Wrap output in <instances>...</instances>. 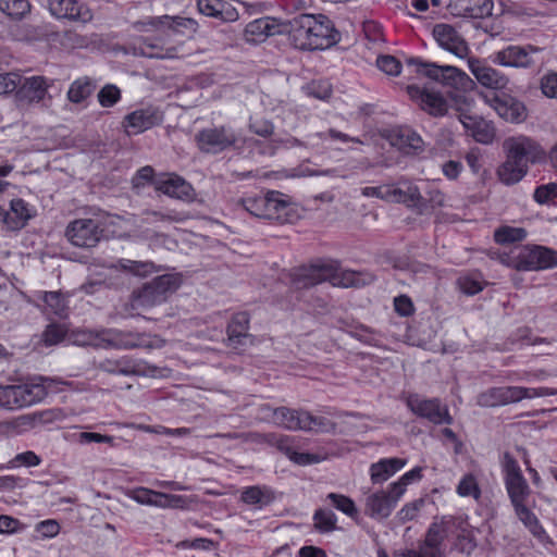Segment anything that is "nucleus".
Instances as JSON below:
<instances>
[{
	"instance_id": "nucleus-7",
	"label": "nucleus",
	"mask_w": 557,
	"mask_h": 557,
	"mask_svg": "<svg viewBox=\"0 0 557 557\" xmlns=\"http://www.w3.org/2000/svg\"><path fill=\"white\" fill-rule=\"evenodd\" d=\"M182 280L177 274H163L133 293L136 306L152 307L166 300L168 295L174 293Z\"/></svg>"
},
{
	"instance_id": "nucleus-45",
	"label": "nucleus",
	"mask_w": 557,
	"mask_h": 557,
	"mask_svg": "<svg viewBox=\"0 0 557 557\" xmlns=\"http://www.w3.org/2000/svg\"><path fill=\"white\" fill-rule=\"evenodd\" d=\"M314 529L320 533H330L336 529L337 517L330 510L319 508L313 513Z\"/></svg>"
},
{
	"instance_id": "nucleus-1",
	"label": "nucleus",
	"mask_w": 557,
	"mask_h": 557,
	"mask_svg": "<svg viewBox=\"0 0 557 557\" xmlns=\"http://www.w3.org/2000/svg\"><path fill=\"white\" fill-rule=\"evenodd\" d=\"M286 35L294 48L312 51L336 45L341 34L324 14L299 13L286 21Z\"/></svg>"
},
{
	"instance_id": "nucleus-10",
	"label": "nucleus",
	"mask_w": 557,
	"mask_h": 557,
	"mask_svg": "<svg viewBox=\"0 0 557 557\" xmlns=\"http://www.w3.org/2000/svg\"><path fill=\"white\" fill-rule=\"evenodd\" d=\"M518 271H535L557 265V252L543 246L522 247L510 258Z\"/></svg>"
},
{
	"instance_id": "nucleus-31",
	"label": "nucleus",
	"mask_w": 557,
	"mask_h": 557,
	"mask_svg": "<svg viewBox=\"0 0 557 557\" xmlns=\"http://www.w3.org/2000/svg\"><path fill=\"white\" fill-rule=\"evenodd\" d=\"M396 507L395 500L388 497L386 492H375L369 494L364 502V512L370 518L382 520L392 513Z\"/></svg>"
},
{
	"instance_id": "nucleus-14",
	"label": "nucleus",
	"mask_w": 557,
	"mask_h": 557,
	"mask_svg": "<svg viewBox=\"0 0 557 557\" xmlns=\"http://www.w3.org/2000/svg\"><path fill=\"white\" fill-rule=\"evenodd\" d=\"M407 94L422 111L434 117L444 116L448 112L446 98L434 88L408 85Z\"/></svg>"
},
{
	"instance_id": "nucleus-44",
	"label": "nucleus",
	"mask_w": 557,
	"mask_h": 557,
	"mask_svg": "<svg viewBox=\"0 0 557 557\" xmlns=\"http://www.w3.org/2000/svg\"><path fill=\"white\" fill-rule=\"evenodd\" d=\"M92 89L94 85L88 77L78 78L71 84L67 98L71 102L79 103L91 95Z\"/></svg>"
},
{
	"instance_id": "nucleus-43",
	"label": "nucleus",
	"mask_w": 557,
	"mask_h": 557,
	"mask_svg": "<svg viewBox=\"0 0 557 557\" xmlns=\"http://www.w3.org/2000/svg\"><path fill=\"white\" fill-rule=\"evenodd\" d=\"M336 430V423L323 416H314L305 410L302 414L301 431L314 433H332Z\"/></svg>"
},
{
	"instance_id": "nucleus-55",
	"label": "nucleus",
	"mask_w": 557,
	"mask_h": 557,
	"mask_svg": "<svg viewBox=\"0 0 557 557\" xmlns=\"http://www.w3.org/2000/svg\"><path fill=\"white\" fill-rule=\"evenodd\" d=\"M41 462V458L32 450H27L17 454L13 459L9 461L8 468L18 467H36Z\"/></svg>"
},
{
	"instance_id": "nucleus-47",
	"label": "nucleus",
	"mask_w": 557,
	"mask_h": 557,
	"mask_svg": "<svg viewBox=\"0 0 557 557\" xmlns=\"http://www.w3.org/2000/svg\"><path fill=\"white\" fill-rule=\"evenodd\" d=\"M326 498L337 510L342 511L349 518L357 520L359 512L355 502L350 497L343 494L330 493Z\"/></svg>"
},
{
	"instance_id": "nucleus-23",
	"label": "nucleus",
	"mask_w": 557,
	"mask_h": 557,
	"mask_svg": "<svg viewBox=\"0 0 557 557\" xmlns=\"http://www.w3.org/2000/svg\"><path fill=\"white\" fill-rule=\"evenodd\" d=\"M250 317L247 312H237L232 315L227 327V346L235 350H243L253 343L249 333Z\"/></svg>"
},
{
	"instance_id": "nucleus-53",
	"label": "nucleus",
	"mask_w": 557,
	"mask_h": 557,
	"mask_svg": "<svg viewBox=\"0 0 557 557\" xmlns=\"http://www.w3.org/2000/svg\"><path fill=\"white\" fill-rule=\"evenodd\" d=\"M0 408L16 409L20 407L17 385L0 386Z\"/></svg>"
},
{
	"instance_id": "nucleus-12",
	"label": "nucleus",
	"mask_w": 557,
	"mask_h": 557,
	"mask_svg": "<svg viewBox=\"0 0 557 557\" xmlns=\"http://www.w3.org/2000/svg\"><path fill=\"white\" fill-rule=\"evenodd\" d=\"M503 147L509 158L523 163L528 168L529 163H540L546 157L545 150L537 141L523 135L507 138Z\"/></svg>"
},
{
	"instance_id": "nucleus-50",
	"label": "nucleus",
	"mask_w": 557,
	"mask_h": 557,
	"mask_svg": "<svg viewBox=\"0 0 557 557\" xmlns=\"http://www.w3.org/2000/svg\"><path fill=\"white\" fill-rule=\"evenodd\" d=\"M131 498L136 503L141 505L154 506L159 507L162 505L160 503V492L147 488V487H137L134 488L131 494Z\"/></svg>"
},
{
	"instance_id": "nucleus-3",
	"label": "nucleus",
	"mask_w": 557,
	"mask_h": 557,
	"mask_svg": "<svg viewBox=\"0 0 557 557\" xmlns=\"http://www.w3.org/2000/svg\"><path fill=\"white\" fill-rule=\"evenodd\" d=\"M454 523L455 518L451 516L435 517L417 548L395 552L394 557H446L445 540Z\"/></svg>"
},
{
	"instance_id": "nucleus-52",
	"label": "nucleus",
	"mask_w": 557,
	"mask_h": 557,
	"mask_svg": "<svg viewBox=\"0 0 557 557\" xmlns=\"http://www.w3.org/2000/svg\"><path fill=\"white\" fill-rule=\"evenodd\" d=\"M121 265L124 270L138 276H147L157 271L154 263L151 261L123 260Z\"/></svg>"
},
{
	"instance_id": "nucleus-48",
	"label": "nucleus",
	"mask_w": 557,
	"mask_h": 557,
	"mask_svg": "<svg viewBox=\"0 0 557 557\" xmlns=\"http://www.w3.org/2000/svg\"><path fill=\"white\" fill-rule=\"evenodd\" d=\"M0 11L15 20L23 18L30 11L28 0H0Z\"/></svg>"
},
{
	"instance_id": "nucleus-26",
	"label": "nucleus",
	"mask_w": 557,
	"mask_h": 557,
	"mask_svg": "<svg viewBox=\"0 0 557 557\" xmlns=\"http://www.w3.org/2000/svg\"><path fill=\"white\" fill-rule=\"evenodd\" d=\"M391 202L404 203L418 209L419 213L424 212L425 203L418 186L407 180H400L398 183L393 184Z\"/></svg>"
},
{
	"instance_id": "nucleus-16",
	"label": "nucleus",
	"mask_w": 557,
	"mask_h": 557,
	"mask_svg": "<svg viewBox=\"0 0 557 557\" xmlns=\"http://www.w3.org/2000/svg\"><path fill=\"white\" fill-rule=\"evenodd\" d=\"M102 232L97 221L92 219H77L67 225L65 236L74 246L91 248L99 243Z\"/></svg>"
},
{
	"instance_id": "nucleus-39",
	"label": "nucleus",
	"mask_w": 557,
	"mask_h": 557,
	"mask_svg": "<svg viewBox=\"0 0 557 557\" xmlns=\"http://www.w3.org/2000/svg\"><path fill=\"white\" fill-rule=\"evenodd\" d=\"M405 153H419L424 149L422 137L409 127H401L395 134V143Z\"/></svg>"
},
{
	"instance_id": "nucleus-51",
	"label": "nucleus",
	"mask_w": 557,
	"mask_h": 557,
	"mask_svg": "<svg viewBox=\"0 0 557 557\" xmlns=\"http://www.w3.org/2000/svg\"><path fill=\"white\" fill-rule=\"evenodd\" d=\"M98 101L103 108H111L121 99V89L113 85H104L98 92Z\"/></svg>"
},
{
	"instance_id": "nucleus-19",
	"label": "nucleus",
	"mask_w": 557,
	"mask_h": 557,
	"mask_svg": "<svg viewBox=\"0 0 557 557\" xmlns=\"http://www.w3.org/2000/svg\"><path fill=\"white\" fill-rule=\"evenodd\" d=\"M52 84L53 79L45 76L21 78V83L16 88V99L22 104L39 103L46 98L48 89Z\"/></svg>"
},
{
	"instance_id": "nucleus-36",
	"label": "nucleus",
	"mask_w": 557,
	"mask_h": 557,
	"mask_svg": "<svg viewBox=\"0 0 557 557\" xmlns=\"http://www.w3.org/2000/svg\"><path fill=\"white\" fill-rule=\"evenodd\" d=\"M106 329L89 330L76 329L69 335V341L76 346L92 347L97 349H106Z\"/></svg>"
},
{
	"instance_id": "nucleus-18",
	"label": "nucleus",
	"mask_w": 557,
	"mask_h": 557,
	"mask_svg": "<svg viewBox=\"0 0 557 557\" xmlns=\"http://www.w3.org/2000/svg\"><path fill=\"white\" fill-rule=\"evenodd\" d=\"M432 36L442 49L461 59L468 55L469 47L454 26L445 23L436 24L433 27Z\"/></svg>"
},
{
	"instance_id": "nucleus-27",
	"label": "nucleus",
	"mask_w": 557,
	"mask_h": 557,
	"mask_svg": "<svg viewBox=\"0 0 557 557\" xmlns=\"http://www.w3.org/2000/svg\"><path fill=\"white\" fill-rule=\"evenodd\" d=\"M32 216L33 214L28 205L21 198L11 200L10 210H4L0 206V221H2L9 231L23 228Z\"/></svg>"
},
{
	"instance_id": "nucleus-46",
	"label": "nucleus",
	"mask_w": 557,
	"mask_h": 557,
	"mask_svg": "<svg viewBox=\"0 0 557 557\" xmlns=\"http://www.w3.org/2000/svg\"><path fill=\"white\" fill-rule=\"evenodd\" d=\"M525 237L527 231L522 227L502 226L494 233L495 242L500 245L521 242Z\"/></svg>"
},
{
	"instance_id": "nucleus-28",
	"label": "nucleus",
	"mask_w": 557,
	"mask_h": 557,
	"mask_svg": "<svg viewBox=\"0 0 557 557\" xmlns=\"http://www.w3.org/2000/svg\"><path fill=\"white\" fill-rule=\"evenodd\" d=\"M470 71L479 84L490 89H504L509 83L505 74L479 60L470 62Z\"/></svg>"
},
{
	"instance_id": "nucleus-4",
	"label": "nucleus",
	"mask_w": 557,
	"mask_h": 557,
	"mask_svg": "<svg viewBox=\"0 0 557 557\" xmlns=\"http://www.w3.org/2000/svg\"><path fill=\"white\" fill-rule=\"evenodd\" d=\"M239 203L252 216L273 220L278 223L289 221L290 203L286 196L276 190L240 199Z\"/></svg>"
},
{
	"instance_id": "nucleus-35",
	"label": "nucleus",
	"mask_w": 557,
	"mask_h": 557,
	"mask_svg": "<svg viewBox=\"0 0 557 557\" xmlns=\"http://www.w3.org/2000/svg\"><path fill=\"white\" fill-rule=\"evenodd\" d=\"M451 7L458 15L482 18L492 14L493 2L492 0H453Z\"/></svg>"
},
{
	"instance_id": "nucleus-6",
	"label": "nucleus",
	"mask_w": 557,
	"mask_h": 557,
	"mask_svg": "<svg viewBox=\"0 0 557 557\" xmlns=\"http://www.w3.org/2000/svg\"><path fill=\"white\" fill-rule=\"evenodd\" d=\"M406 63L408 66H414L417 73L456 90H466L472 84L470 77L456 66L438 65L413 57L408 58Z\"/></svg>"
},
{
	"instance_id": "nucleus-15",
	"label": "nucleus",
	"mask_w": 557,
	"mask_h": 557,
	"mask_svg": "<svg viewBox=\"0 0 557 557\" xmlns=\"http://www.w3.org/2000/svg\"><path fill=\"white\" fill-rule=\"evenodd\" d=\"M198 147L207 153H219L235 145L237 136L228 126L209 127L196 135Z\"/></svg>"
},
{
	"instance_id": "nucleus-32",
	"label": "nucleus",
	"mask_w": 557,
	"mask_h": 557,
	"mask_svg": "<svg viewBox=\"0 0 557 557\" xmlns=\"http://www.w3.org/2000/svg\"><path fill=\"white\" fill-rule=\"evenodd\" d=\"M98 369L110 374H121L126 376L146 374L144 363L137 362L127 356L119 359H104L99 362Z\"/></svg>"
},
{
	"instance_id": "nucleus-49",
	"label": "nucleus",
	"mask_w": 557,
	"mask_h": 557,
	"mask_svg": "<svg viewBox=\"0 0 557 557\" xmlns=\"http://www.w3.org/2000/svg\"><path fill=\"white\" fill-rule=\"evenodd\" d=\"M456 492L461 497H473L474 499H479L481 496V490L479 487V484L476 482V479L473 474L468 473L462 476V479L459 481Z\"/></svg>"
},
{
	"instance_id": "nucleus-42",
	"label": "nucleus",
	"mask_w": 557,
	"mask_h": 557,
	"mask_svg": "<svg viewBox=\"0 0 557 557\" xmlns=\"http://www.w3.org/2000/svg\"><path fill=\"white\" fill-rule=\"evenodd\" d=\"M273 493L267 486H248L240 494V500L247 505L263 507L273 500Z\"/></svg>"
},
{
	"instance_id": "nucleus-24",
	"label": "nucleus",
	"mask_w": 557,
	"mask_h": 557,
	"mask_svg": "<svg viewBox=\"0 0 557 557\" xmlns=\"http://www.w3.org/2000/svg\"><path fill=\"white\" fill-rule=\"evenodd\" d=\"M275 35H286V21L261 17L249 22L245 27V38L249 42H262Z\"/></svg>"
},
{
	"instance_id": "nucleus-33",
	"label": "nucleus",
	"mask_w": 557,
	"mask_h": 557,
	"mask_svg": "<svg viewBox=\"0 0 557 557\" xmlns=\"http://www.w3.org/2000/svg\"><path fill=\"white\" fill-rule=\"evenodd\" d=\"M189 20L180 17V16H148L144 20L137 21L133 24L134 28L139 32H148V30H177L178 27H183L186 25V22Z\"/></svg>"
},
{
	"instance_id": "nucleus-57",
	"label": "nucleus",
	"mask_w": 557,
	"mask_h": 557,
	"mask_svg": "<svg viewBox=\"0 0 557 557\" xmlns=\"http://www.w3.org/2000/svg\"><path fill=\"white\" fill-rule=\"evenodd\" d=\"M393 184H383L380 186H368L361 188V195L364 197L377 198L391 202Z\"/></svg>"
},
{
	"instance_id": "nucleus-37",
	"label": "nucleus",
	"mask_w": 557,
	"mask_h": 557,
	"mask_svg": "<svg viewBox=\"0 0 557 557\" xmlns=\"http://www.w3.org/2000/svg\"><path fill=\"white\" fill-rule=\"evenodd\" d=\"M460 122L465 127L471 129L475 141L484 145L493 143L495 129L491 123L483 119H475L466 114L460 115Z\"/></svg>"
},
{
	"instance_id": "nucleus-22",
	"label": "nucleus",
	"mask_w": 557,
	"mask_h": 557,
	"mask_svg": "<svg viewBox=\"0 0 557 557\" xmlns=\"http://www.w3.org/2000/svg\"><path fill=\"white\" fill-rule=\"evenodd\" d=\"M163 121L162 112L152 106L135 110L124 117V127L128 135L140 134Z\"/></svg>"
},
{
	"instance_id": "nucleus-56",
	"label": "nucleus",
	"mask_w": 557,
	"mask_h": 557,
	"mask_svg": "<svg viewBox=\"0 0 557 557\" xmlns=\"http://www.w3.org/2000/svg\"><path fill=\"white\" fill-rule=\"evenodd\" d=\"M540 89L545 97L557 99V73L544 74L540 79Z\"/></svg>"
},
{
	"instance_id": "nucleus-20",
	"label": "nucleus",
	"mask_w": 557,
	"mask_h": 557,
	"mask_svg": "<svg viewBox=\"0 0 557 557\" xmlns=\"http://www.w3.org/2000/svg\"><path fill=\"white\" fill-rule=\"evenodd\" d=\"M485 100L505 121L519 123L527 116L524 103L509 95L493 94L491 97L485 96Z\"/></svg>"
},
{
	"instance_id": "nucleus-2",
	"label": "nucleus",
	"mask_w": 557,
	"mask_h": 557,
	"mask_svg": "<svg viewBox=\"0 0 557 557\" xmlns=\"http://www.w3.org/2000/svg\"><path fill=\"white\" fill-rule=\"evenodd\" d=\"M323 282H330L333 286H357L359 274L352 271H342L335 262L331 261L302 265L290 272V283L297 289L309 288Z\"/></svg>"
},
{
	"instance_id": "nucleus-38",
	"label": "nucleus",
	"mask_w": 557,
	"mask_h": 557,
	"mask_svg": "<svg viewBox=\"0 0 557 557\" xmlns=\"http://www.w3.org/2000/svg\"><path fill=\"white\" fill-rule=\"evenodd\" d=\"M528 166L509 158L506 153V160L497 169V176L505 185H513L520 182L528 173Z\"/></svg>"
},
{
	"instance_id": "nucleus-25",
	"label": "nucleus",
	"mask_w": 557,
	"mask_h": 557,
	"mask_svg": "<svg viewBox=\"0 0 557 557\" xmlns=\"http://www.w3.org/2000/svg\"><path fill=\"white\" fill-rule=\"evenodd\" d=\"M50 13L57 18H67L86 23L92 14L87 5L77 0H48Z\"/></svg>"
},
{
	"instance_id": "nucleus-60",
	"label": "nucleus",
	"mask_w": 557,
	"mask_h": 557,
	"mask_svg": "<svg viewBox=\"0 0 557 557\" xmlns=\"http://www.w3.org/2000/svg\"><path fill=\"white\" fill-rule=\"evenodd\" d=\"M66 335V330L60 324H50L44 332V339L47 345H57L61 343Z\"/></svg>"
},
{
	"instance_id": "nucleus-34",
	"label": "nucleus",
	"mask_w": 557,
	"mask_h": 557,
	"mask_svg": "<svg viewBox=\"0 0 557 557\" xmlns=\"http://www.w3.org/2000/svg\"><path fill=\"white\" fill-rule=\"evenodd\" d=\"M406 465V460L397 457L383 458L370 467V478L373 484H382L392 478Z\"/></svg>"
},
{
	"instance_id": "nucleus-64",
	"label": "nucleus",
	"mask_w": 557,
	"mask_h": 557,
	"mask_svg": "<svg viewBox=\"0 0 557 557\" xmlns=\"http://www.w3.org/2000/svg\"><path fill=\"white\" fill-rule=\"evenodd\" d=\"M36 531L44 539H51L59 534L60 524L53 519L44 520L36 525Z\"/></svg>"
},
{
	"instance_id": "nucleus-40",
	"label": "nucleus",
	"mask_w": 557,
	"mask_h": 557,
	"mask_svg": "<svg viewBox=\"0 0 557 557\" xmlns=\"http://www.w3.org/2000/svg\"><path fill=\"white\" fill-rule=\"evenodd\" d=\"M304 409H290L287 407H277L274 425L290 431H301Z\"/></svg>"
},
{
	"instance_id": "nucleus-13",
	"label": "nucleus",
	"mask_w": 557,
	"mask_h": 557,
	"mask_svg": "<svg viewBox=\"0 0 557 557\" xmlns=\"http://www.w3.org/2000/svg\"><path fill=\"white\" fill-rule=\"evenodd\" d=\"M406 404L416 416L434 424L453 423L448 407L442 404L438 398L426 399L418 394H411L407 397Z\"/></svg>"
},
{
	"instance_id": "nucleus-41",
	"label": "nucleus",
	"mask_w": 557,
	"mask_h": 557,
	"mask_svg": "<svg viewBox=\"0 0 557 557\" xmlns=\"http://www.w3.org/2000/svg\"><path fill=\"white\" fill-rule=\"evenodd\" d=\"M513 510L519 520L532 533L533 536L543 541L546 537V532L537 517L527 507L525 504L513 506Z\"/></svg>"
},
{
	"instance_id": "nucleus-9",
	"label": "nucleus",
	"mask_w": 557,
	"mask_h": 557,
	"mask_svg": "<svg viewBox=\"0 0 557 557\" xmlns=\"http://www.w3.org/2000/svg\"><path fill=\"white\" fill-rule=\"evenodd\" d=\"M246 437L257 443H267L276 447L280 451L286 455L290 461L298 466L313 465L322 460V457L318 454L298 451L296 436L278 435L275 433H249Z\"/></svg>"
},
{
	"instance_id": "nucleus-58",
	"label": "nucleus",
	"mask_w": 557,
	"mask_h": 557,
	"mask_svg": "<svg viewBox=\"0 0 557 557\" xmlns=\"http://www.w3.org/2000/svg\"><path fill=\"white\" fill-rule=\"evenodd\" d=\"M533 197L534 200L541 205L553 201L557 198V184L548 183L536 187Z\"/></svg>"
},
{
	"instance_id": "nucleus-11",
	"label": "nucleus",
	"mask_w": 557,
	"mask_h": 557,
	"mask_svg": "<svg viewBox=\"0 0 557 557\" xmlns=\"http://www.w3.org/2000/svg\"><path fill=\"white\" fill-rule=\"evenodd\" d=\"M542 52V48L525 45L516 46L510 45L502 50H498L492 54V61L495 64L516 67V69H532L536 65L535 54Z\"/></svg>"
},
{
	"instance_id": "nucleus-5",
	"label": "nucleus",
	"mask_w": 557,
	"mask_h": 557,
	"mask_svg": "<svg viewBox=\"0 0 557 557\" xmlns=\"http://www.w3.org/2000/svg\"><path fill=\"white\" fill-rule=\"evenodd\" d=\"M555 395H557V391L550 387L502 386L492 387L480 393L476 397V404L481 407H498L518 403L525 398Z\"/></svg>"
},
{
	"instance_id": "nucleus-54",
	"label": "nucleus",
	"mask_w": 557,
	"mask_h": 557,
	"mask_svg": "<svg viewBox=\"0 0 557 557\" xmlns=\"http://www.w3.org/2000/svg\"><path fill=\"white\" fill-rule=\"evenodd\" d=\"M44 301L50 311L59 317H63L66 311L64 298L58 292H47Z\"/></svg>"
},
{
	"instance_id": "nucleus-59",
	"label": "nucleus",
	"mask_w": 557,
	"mask_h": 557,
	"mask_svg": "<svg viewBox=\"0 0 557 557\" xmlns=\"http://www.w3.org/2000/svg\"><path fill=\"white\" fill-rule=\"evenodd\" d=\"M376 64L381 71L388 75L396 76L400 73V62L393 55H380Z\"/></svg>"
},
{
	"instance_id": "nucleus-62",
	"label": "nucleus",
	"mask_w": 557,
	"mask_h": 557,
	"mask_svg": "<svg viewBox=\"0 0 557 557\" xmlns=\"http://www.w3.org/2000/svg\"><path fill=\"white\" fill-rule=\"evenodd\" d=\"M459 289L469 296H473L483 289V285L480 281L470 276H461L457 281Z\"/></svg>"
},
{
	"instance_id": "nucleus-30",
	"label": "nucleus",
	"mask_w": 557,
	"mask_h": 557,
	"mask_svg": "<svg viewBox=\"0 0 557 557\" xmlns=\"http://www.w3.org/2000/svg\"><path fill=\"white\" fill-rule=\"evenodd\" d=\"M106 349H134L144 344L143 335L137 332L106 329Z\"/></svg>"
},
{
	"instance_id": "nucleus-17",
	"label": "nucleus",
	"mask_w": 557,
	"mask_h": 557,
	"mask_svg": "<svg viewBox=\"0 0 557 557\" xmlns=\"http://www.w3.org/2000/svg\"><path fill=\"white\" fill-rule=\"evenodd\" d=\"M65 382L47 376H38L29 383L17 385L20 407H28L42 401L51 392H57L58 385Z\"/></svg>"
},
{
	"instance_id": "nucleus-8",
	"label": "nucleus",
	"mask_w": 557,
	"mask_h": 557,
	"mask_svg": "<svg viewBox=\"0 0 557 557\" xmlns=\"http://www.w3.org/2000/svg\"><path fill=\"white\" fill-rule=\"evenodd\" d=\"M500 466L504 484L512 507L525 504L531 495V488L522 474L518 461L509 453H505Z\"/></svg>"
},
{
	"instance_id": "nucleus-21",
	"label": "nucleus",
	"mask_w": 557,
	"mask_h": 557,
	"mask_svg": "<svg viewBox=\"0 0 557 557\" xmlns=\"http://www.w3.org/2000/svg\"><path fill=\"white\" fill-rule=\"evenodd\" d=\"M156 190L178 200L190 202L195 198L193 186L176 174H162L153 181Z\"/></svg>"
},
{
	"instance_id": "nucleus-29",
	"label": "nucleus",
	"mask_w": 557,
	"mask_h": 557,
	"mask_svg": "<svg viewBox=\"0 0 557 557\" xmlns=\"http://www.w3.org/2000/svg\"><path fill=\"white\" fill-rule=\"evenodd\" d=\"M198 11L221 22H235L239 17L237 9L228 0H198Z\"/></svg>"
},
{
	"instance_id": "nucleus-63",
	"label": "nucleus",
	"mask_w": 557,
	"mask_h": 557,
	"mask_svg": "<svg viewBox=\"0 0 557 557\" xmlns=\"http://www.w3.org/2000/svg\"><path fill=\"white\" fill-rule=\"evenodd\" d=\"M21 83V76L16 73H4L0 74V94H9L16 91L17 86Z\"/></svg>"
},
{
	"instance_id": "nucleus-61",
	"label": "nucleus",
	"mask_w": 557,
	"mask_h": 557,
	"mask_svg": "<svg viewBox=\"0 0 557 557\" xmlns=\"http://www.w3.org/2000/svg\"><path fill=\"white\" fill-rule=\"evenodd\" d=\"M214 546V542L207 537H198L194 540H184L177 543L176 547L182 549H199L209 550Z\"/></svg>"
}]
</instances>
